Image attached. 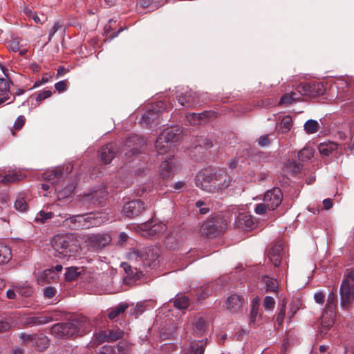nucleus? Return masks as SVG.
Returning <instances> with one entry per match:
<instances>
[{
    "instance_id": "nucleus-19",
    "label": "nucleus",
    "mask_w": 354,
    "mask_h": 354,
    "mask_svg": "<svg viewBox=\"0 0 354 354\" xmlns=\"http://www.w3.org/2000/svg\"><path fill=\"white\" fill-rule=\"evenodd\" d=\"M111 241V238L108 234H93L87 239L88 244L95 250L105 247Z\"/></svg>"
},
{
    "instance_id": "nucleus-46",
    "label": "nucleus",
    "mask_w": 354,
    "mask_h": 354,
    "mask_svg": "<svg viewBox=\"0 0 354 354\" xmlns=\"http://www.w3.org/2000/svg\"><path fill=\"white\" fill-rule=\"evenodd\" d=\"M37 335L33 334H27L25 333H21L19 335V339L21 340L22 343L26 346H32L34 342H35V339Z\"/></svg>"
},
{
    "instance_id": "nucleus-25",
    "label": "nucleus",
    "mask_w": 354,
    "mask_h": 354,
    "mask_svg": "<svg viewBox=\"0 0 354 354\" xmlns=\"http://www.w3.org/2000/svg\"><path fill=\"white\" fill-rule=\"evenodd\" d=\"M243 298L237 294H232L226 300V308L227 310L236 313L242 307Z\"/></svg>"
},
{
    "instance_id": "nucleus-40",
    "label": "nucleus",
    "mask_w": 354,
    "mask_h": 354,
    "mask_svg": "<svg viewBox=\"0 0 354 354\" xmlns=\"http://www.w3.org/2000/svg\"><path fill=\"white\" fill-rule=\"evenodd\" d=\"M52 94H53V93L51 91L45 90V91H40L38 93L32 95L30 96V99H31V98L35 99L37 104H35V107H37L40 104V103L43 100L50 97L52 95Z\"/></svg>"
},
{
    "instance_id": "nucleus-23",
    "label": "nucleus",
    "mask_w": 354,
    "mask_h": 354,
    "mask_svg": "<svg viewBox=\"0 0 354 354\" xmlns=\"http://www.w3.org/2000/svg\"><path fill=\"white\" fill-rule=\"evenodd\" d=\"M58 279V275L53 269H46L37 275V283L41 286L45 283L55 282Z\"/></svg>"
},
{
    "instance_id": "nucleus-1",
    "label": "nucleus",
    "mask_w": 354,
    "mask_h": 354,
    "mask_svg": "<svg viewBox=\"0 0 354 354\" xmlns=\"http://www.w3.org/2000/svg\"><path fill=\"white\" fill-rule=\"evenodd\" d=\"M232 178L225 173L212 176L207 171L199 172L196 177V185L200 189L209 192L215 193L228 187Z\"/></svg>"
},
{
    "instance_id": "nucleus-42",
    "label": "nucleus",
    "mask_w": 354,
    "mask_h": 354,
    "mask_svg": "<svg viewBox=\"0 0 354 354\" xmlns=\"http://www.w3.org/2000/svg\"><path fill=\"white\" fill-rule=\"evenodd\" d=\"M189 304V299L185 295H177L174 301V306L178 309H186Z\"/></svg>"
},
{
    "instance_id": "nucleus-2",
    "label": "nucleus",
    "mask_w": 354,
    "mask_h": 354,
    "mask_svg": "<svg viewBox=\"0 0 354 354\" xmlns=\"http://www.w3.org/2000/svg\"><path fill=\"white\" fill-rule=\"evenodd\" d=\"M90 326L86 317L80 316L67 322L54 324L51 328V333L58 338L73 337L84 333Z\"/></svg>"
},
{
    "instance_id": "nucleus-43",
    "label": "nucleus",
    "mask_w": 354,
    "mask_h": 354,
    "mask_svg": "<svg viewBox=\"0 0 354 354\" xmlns=\"http://www.w3.org/2000/svg\"><path fill=\"white\" fill-rule=\"evenodd\" d=\"M108 341L114 342L122 338L124 334V331L119 328H114L107 332Z\"/></svg>"
},
{
    "instance_id": "nucleus-54",
    "label": "nucleus",
    "mask_w": 354,
    "mask_h": 354,
    "mask_svg": "<svg viewBox=\"0 0 354 354\" xmlns=\"http://www.w3.org/2000/svg\"><path fill=\"white\" fill-rule=\"evenodd\" d=\"M118 353H128L130 351L131 346L126 341H121L117 346Z\"/></svg>"
},
{
    "instance_id": "nucleus-55",
    "label": "nucleus",
    "mask_w": 354,
    "mask_h": 354,
    "mask_svg": "<svg viewBox=\"0 0 354 354\" xmlns=\"http://www.w3.org/2000/svg\"><path fill=\"white\" fill-rule=\"evenodd\" d=\"M121 267L124 269V270L127 273V277H129V279H133L137 278L136 276H134V270L130 265H129L127 263H122L121 264Z\"/></svg>"
},
{
    "instance_id": "nucleus-50",
    "label": "nucleus",
    "mask_w": 354,
    "mask_h": 354,
    "mask_svg": "<svg viewBox=\"0 0 354 354\" xmlns=\"http://www.w3.org/2000/svg\"><path fill=\"white\" fill-rule=\"evenodd\" d=\"M286 168L288 172L297 174L300 171L299 164L295 161H288L286 165Z\"/></svg>"
},
{
    "instance_id": "nucleus-41",
    "label": "nucleus",
    "mask_w": 354,
    "mask_h": 354,
    "mask_svg": "<svg viewBox=\"0 0 354 354\" xmlns=\"http://www.w3.org/2000/svg\"><path fill=\"white\" fill-rule=\"evenodd\" d=\"M314 152L315 151L312 147H304L298 152V158L301 161H307L313 158Z\"/></svg>"
},
{
    "instance_id": "nucleus-38",
    "label": "nucleus",
    "mask_w": 354,
    "mask_h": 354,
    "mask_svg": "<svg viewBox=\"0 0 354 354\" xmlns=\"http://www.w3.org/2000/svg\"><path fill=\"white\" fill-rule=\"evenodd\" d=\"M128 308V305L126 304H120L117 306L110 308L108 310V317L110 319H113L118 316H119L121 313H124L126 309Z\"/></svg>"
},
{
    "instance_id": "nucleus-51",
    "label": "nucleus",
    "mask_w": 354,
    "mask_h": 354,
    "mask_svg": "<svg viewBox=\"0 0 354 354\" xmlns=\"http://www.w3.org/2000/svg\"><path fill=\"white\" fill-rule=\"evenodd\" d=\"M53 214L52 212H46L44 211H40L37 214V215L35 218V221L37 222L44 223L47 220L53 217Z\"/></svg>"
},
{
    "instance_id": "nucleus-45",
    "label": "nucleus",
    "mask_w": 354,
    "mask_h": 354,
    "mask_svg": "<svg viewBox=\"0 0 354 354\" xmlns=\"http://www.w3.org/2000/svg\"><path fill=\"white\" fill-rule=\"evenodd\" d=\"M319 127V123L315 120H308L304 124V130L309 134L316 133Z\"/></svg>"
},
{
    "instance_id": "nucleus-10",
    "label": "nucleus",
    "mask_w": 354,
    "mask_h": 354,
    "mask_svg": "<svg viewBox=\"0 0 354 354\" xmlns=\"http://www.w3.org/2000/svg\"><path fill=\"white\" fill-rule=\"evenodd\" d=\"M324 84L321 82L302 83L297 86V91L300 97L309 96L312 97L322 95L325 93Z\"/></svg>"
},
{
    "instance_id": "nucleus-9",
    "label": "nucleus",
    "mask_w": 354,
    "mask_h": 354,
    "mask_svg": "<svg viewBox=\"0 0 354 354\" xmlns=\"http://www.w3.org/2000/svg\"><path fill=\"white\" fill-rule=\"evenodd\" d=\"M72 171V167L58 166L48 169L43 174V178L52 185H55L62 181Z\"/></svg>"
},
{
    "instance_id": "nucleus-35",
    "label": "nucleus",
    "mask_w": 354,
    "mask_h": 354,
    "mask_svg": "<svg viewBox=\"0 0 354 354\" xmlns=\"http://www.w3.org/2000/svg\"><path fill=\"white\" fill-rule=\"evenodd\" d=\"M206 340L192 342L189 346L191 353L190 354H203L205 348L206 347Z\"/></svg>"
},
{
    "instance_id": "nucleus-58",
    "label": "nucleus",
    "mask_w": 354,
    "mask_h": 354,
    "mask_svg": "<svg viewBox=\"0 0 354 354\" xmlns=\"http://www.w3.org/2000/svg\"><path fill=\"white\" fill-rule=\"evenodd\" d=\"M258 315V308L254 305L252 304L250 313V324H254L256 321V318Z\"/></svg>"
},
{
    "instance_id": "nucleus-56",
    "label": "nucleus",
    "mask_w": 354,
    "mask_h": 354,
    "mask_svg": "<svg viewBox=\"0 0 354 354\" xmlns=\"http://www.w3.org/2000/svg\"><path fill=\"white\" fill-rule=\"evenodd\" d=\"M267 209H268V205H266V203L263 202L256 205L254 212L257 214L262 215L266 212Z\"/></svg>"
},
{
    "instance_id": "nucleus-6",
    "label": "nucleus",
    "mask_w": 354,
    "mask_h": 354,
    "mask_svg": "<svg viewBox=\"0 0 354 354\" xmlns=\"http://www.w3.org/2000/svg\"><path fill=\"white\" fill-rule=\"evenodd\" d=\"M340 306L348 310L354 301V270H348L340 286Z\"/></svg>"
},
{
    "instance_id": "nucleus-63",
    "label": "nucleus",
    "mask_w": 354,
    "mask_h": 354,
    "mask_svg": "<svg viewBox=\"0 0 354 354\" xmlns=\"http://www.w3.org/2000/svg\"><path fill=\"white\" fill-rule=\"evenodd\" d=\"M19 44L16 40L11 41L8 44V48L13 52L19 51Z\"/></svg>"
},
{
    "instance_id": "nucleus-52",
    "label": "nucleus",
    "mask_w": 354,
    "mask_h": 354,
    "mask_svg": "<svg viewBox=\"0 0 354 354\" xmlns=\"http://www.w3.org/2000/svg\"><path fill=\"white\" fill-rule=\"evenodd\" d=\"M275 306V301L273 297L266 296L263 299V306L266 310H272Z\"/></svg>"
},
{
    "instance_id": "nucleus-60",
    "label": "nucleus",
    "mask_w": 354,
    "mask_h": 354,
    "mask_svg": "<svg viewBox=\"0 0 354 354\" xmlns=\"http://www.w3.org/2000/svg\"><path fill=\"white\" fill-rule=\"evenodd\" d=\"M55 88L58 92H63L66 91L67 88L66 81L62 80L57 82L55 84Z\"/></svg>"
},
{
    "instance_id": "nucleus-49",
    "label": "nucleus",
    "mask_w": 354,
    "mask_h": 354,
    "mask_svg": "<svg viewBox=\"0 0 354 354\" xmlns=\"http://www.w3.org/2000/svg\"><path fill=\"white\" fill-rule=\"evenodd\" d=\"M77 268L75 267H71L66 269L65 272V279L66 281H71L77 279L79 276Z\"/></svg>"
},
{
    "instance_id": "nucleus-28",
    "label": "nucleus",
    "mask_w": 354,
    "mask_h": 354,
    "mask_svg": "<svg viewBox=\"0 0 354 354\" xmlns=\"http://www.w3.org/2000/svg\"><path fill=\"white\" fill-rule=\"evenodd\" d=\"M214 113L212 111H204L201 113H189L186 115V120L189 124L193 125L199 124L202 120L214 116Z\"/></svg>"
},
{
    "instance_id": "nucleus-4",
    "label": "nucleus",
    "mask_w": 354,
    "mask_h": 354,
    "mask_svg": "<svg viewBox=\"0 0 354 354\" xmlns=\"http://www.w3.org/2000/svg\"><path fill=\"white\" fill-rule=\"evenodd\" d=\"M105 216L100 213H87L85 214L73 215L64 220L66 225L72 229H88L100 225L105 221Z\"/></svg>"
},
{
    "instance_id": "nucleus-17",
    "label": "nucleus",
    "mask_w": 354,
    "mask_h": 354,
    "mask_svg": "<svg viewBox=\"0 0 354 354\" xmlns=\"http://www.w3.org/2000/svg\"><path fill=\"white\" fill-rule=\"evenodd\" d=\"M283 251V243L281 241H277L272 244L268 251V258L275 267H279L281 263Z\"/></svg>"
},
{
    "instance_id": "nucleus-13",
    "label": "nucleus",
    "mask_w": 354,
    "mask_h": 354,
    "mask_svg": "<svg viewBox=\"0 0 354 354\" xmlns=\"http://www.w3.org/2000/svg\"><path fill=\"white\" fill-rule=\"evenodd\" d=\"M146 208L145 203L142 201L133 200L124 205L123 212L127 217L133 218L140 215Z\"/></svg>"
},
{
    "instance_id": "nucleus-20",
    "label": "nucleus",
    "mask_w": 354,
    "mask_h": 354,
    "mask_svg": "<svg viewBox=\"0 0 354 354\" xmlns=\"http://www.w3.org/2000/svg\"><path fill=\"white\" fill-rule=\"evenodd\" d=\"M185 239V232L180 229H176L167 236L165 243L170 249H175L178 245L184 242Z\"/></svg>"
},
{
    "instance_id": "nucleus-7",
    "label": "nucleus",
    "mask_w": 354,
    "mask_h": 354,
    "mask_svg": "<svg viewBox=\"0 0 354 354\" xmlns=\"http://www.w3.org/2000/svg\"><path fill=\"white\" fill-rule=\"evenodd\" d=\"M337 304V295L334 292H331L328 295L325 308L320 317L322 332L328 330L333 325L336 317Z\"/></svg>"
},
{
    "instance_id": "nucleus-34",
    "label": "nucleus",
    "mask_w": 354,
    "mask_h": 354,
    "mask_svg": "<svg viewBox=\"0 0 354 354\" xmlns=\"http://www.w3.org/2000/svg\"><path fill=\"white\" fill-rule=\"evenodd\" d=\"M171 144L165 142V138L159 135L155 142V149L158 154L163 155L167 153L171 148Z\"/></svg>"
},
{
    "instance_id": "nucleus-44",
    "label": "nucleus",
    "mask_w": 354,
    "mask_h": 354,
    "mask_svg": "<svg viewBox=\"0 0 354 354\" xmlns=\"http://www.w3.org/2000/svg\"><path fill=\"white\" fill-rule=\"evenodd\" d=\"M263 281L266 285V292H277L278 290L277 281L268 276L263 277Z\"/></svg>"
},
{
    "instance_id": "nucleus-15",
    "label": "nucleus",
    "mask_w": 354,
    "mask_h": 354,
    "mask_svg": "<svg viewBox=\"0 0 354 354\" xmlns=\"http://www.w3.org/2000/svg\"><path fill=\"white\" fill-rule=\"evenodd\" d=\"M118 153L115 143H109L101 147L98 152L100 160L104 164H109Z\"/></svg>"
},
{
    "instance_id": "nucleus-62",
    "label": "nucleus",
    "mask_w": 354,
    "mask_h": 354,
    "mask_svg": "<svg viewBox=\"0 0 354 354\" xmlns=\"http://www.w3.org/2000/svg\"><path fill=\"white\" fill-rule=\"evenodd\" d=\"M270 144V140L268 135L262 136L258 139V145L261 147H265Z\"/></svg>"
},
{
    "instance_id": "nucleus-5",
    "label": "nucleus",
    "mask_w": 354,
    "mask_h": 354,
    "mask_svg": "<svg viewBox=\"0 0 354 354\" xmlns=\"http://www.w3.org/2000/svg\"><path fill=\"white\" fill-rule=\"evenodd\" d=\"M160 256V249L157 247H147L140 250L133 249L129 252V259L142 263L144 266L155 267Z\"/></svg>"
},
{
    "instance_id": "nucleus-29",
    "label": "nucleus",
    "mask_w": 354,
    "mask_h": 354,
    "mask_svg": "<svg viewBox=\"0 0 354 354\" xmlns=\"http://www.w3.org/2000/svg\"><path fill=\"white\" fill-rule=\"evenodd\" d=\"M49 345V339L47 336L40 334L37 335L35 339V342L33 343L32 346L38 352L44 351Z\"/></svg>"
},
{
    "instance_id": "nucleus-12",
    "label": "nucleus",
    "mask_w": 354,
    "mask_h": 354,
    "mask_svg": "<svg viewBox=\"0 0 354 354\" xmlns=\"http://www.w3.org/2000/svg\"><path fill=\"white\" fill-rule=\"evenodd\" d=\"M221 223L220 218H212L203 224L201 232L207 237H215L223 230V227L221 226Z\"/></svg>"
},
{
    "instance_id": "nucleus-64",
    "label": "nucleus",
    "mask_w": 354,
    "mask_h": 354,
    "mask_svg": "<svg viewBox=\"0 0 354 354\" xmlns=\"http://www.w3.org/2000/svg\"><path fill=\"white\" fill-rule=\"evenodd\" d=\"M314 299L317 304H322L325 301V295L321 292H316Z\"/></svg>"
},
{
    "instance_id": "nucleus-18",
    "label": "nucleus",
    "mask_w": 354,
    "mask_h": 354,
    "mask_svg": "<svg viewBox=\"0 0 354 354\" xmlns=\"http://www.w3.org/2000/svg\"><path fill=\"white\" fill-rule=\"evenodd\" d=\"M178 103L187 108L192 107L199 103V99L197 94L192 90H186L181 93L177 97Z\"/></svg>"
},
{
    "instance_id": "nucleus-32",
    "label": "nucleus",
    "mask_w": 354,
    "mask_h": 354,
    "mask_svg": "<svg viewBox=\"0 0 354 354\" xmlns=\"http://www.w3.org/2000/svg\"><path fill=\"white\" fill-rule=\"evenodd\" d=\"M207 322L205 318L198 317L193 325V331L198 336H202L205 333L207 328Z\"/></svg>"
},
{
    "instance_id": "nucleus-47",
    "label": "nucleus",
    "mask_w": 354,
    "mask_h": 354,
    "mask_svg": "<svg viewBox=\"0 0 354 354\" xmlns=\"http://www.w3.org/2000/svg\"><path fill=\"white\" fill-rule=\"evenodd\" d=\"M286 304H287V301L285 299L281 301L280 309H279V311L277 314V319H276L277 323L279 326H281L283 324L284 317L286 316Z\"/></svg>"
},
{
    "instance_id": "nucleus-26",
    "label": "nucleus",
    "mask_w": 354,
    "mask_h": 354,
    "mask_svg": "<svg viewBox=\"0 0 354 354\" xmlns=\"http://www.w3.org/2000/svg\"><path fill=\"white\" fill-rule=\"evenodd\" d=\"M106 192L104 189H100L91 194L85 195L82 198V201L84 203L90 201L93 205L101 204L106 201Z\"/></svg>"
},
{
    "instance_id": "nucleus-8",
    "label": "nucleus",
    "mask_w": 354,
    "mask_h": 354,
    "mask_svg": "<svg viewBox=\"0 0 354 354\" xmlns=\"http://www.w3.org/2000/svg\"><path fill=\"white\" fill-rule=\"evenodd\" d=\"M166 109L164 102H156L143 114L140 123L147 128L156 127L160 122V113Z\"/></svg>"
},
{
    "instance_id": "nucleus-31",
    "label": "nucleus",
    "mask_w": 354,
    "mask_h": 354,
    "mask_svg": "<svg viewBox=\"0 0 354 354\" xmlns=\"http://www.w3.org/2000/svg\"><path fill=\"white\" fill-rule=\"evenodd\" d=\"M300 95H299L297 91H291L289 93L283 94L280 99L279 102V105L288 106L292 102L300 100Z\"/></svg>"
},
{
    "instance_id": "nucleus-30",
    "label": "nucleus",
    "mask_w": 354,
    "mask_h": 354,
    "mask_svg": "<svg viewBox=\"0 0 354 354\" xmlns=\"http://www.w3.org/2000/svg\"><path fill=\"white\" fill-rule=\"evenodd\" d=\"M292 125V118L287 115L283 116L279 122L277 123L276 129L279 133H286L290 130Z\"/></svg>"
},
{
    "instance_id": "nucleus-33",
    "label": "nucleus",
    "mask_w": 354,
    "mask_h": 354,
    "mask_svg": "<svg viewBox=\"0 0 354 354\" xmlns=\"http://www.w3.org/2000/svg\"><path fill=\"white\" fill-rule=\"evenodd\" d=\"M22 178V174L17 171H12L11 173L6 174H0V183L5 185L12 183L16 181H19Z\"/></svg>"
},
{
    "instance_id": "nucleus-27",
    "label": "nucleus",
    "mask_w": 354,
    "mask_h": 354,
    "mask_svg": "<svg viewBox=\"0 0 354 354\" xmlns=\"http://www.w3.org/2000/svg\"><path fill=\"white\" fill-rule=\"evenodd\" d=\"M10 84L11 81L0 77V105L10 98Z\"/></svg>"
},
{
    "instance_id": "nucleus-11",
    "label": "nucleus",
    "mask_w": 354,
    "mask_h": 354,
    "mask_svg": "<svg viewBox=\"0 0 354 354\" xmlns=\"http://www.w3.org/2000/svg\"><path fill=\"white\" fill-rule=\"evenodd\" d=\"M145 144L143 138L138 135H133L125 140L123 151L125 156L134 155L138 153Z\"/></svg>"
},
{
    "instance_id": "nucleus-21",
    "label": "nucleus",
    "mask_w": 354,
    "mask_h": 354,
    "mask_svg": "<svg viewBox=\"0 0 354 354\" xmlns=\"http://www.w3.org/2000/svg\"><path fill=\"white\" fill-rule=\"evenodd\" d=\"M165 138V142H176L180 140L182 136V130L179 127H168L165 129L160 133Z\"/></svg>"
},
{
    "instance_id": "nucleus-22",
    "label": "nucleus",
    "mask_w": 354,
    "mask_h": 354,
    "mask_svg": "<svg viewBox=\"0 0 354 354\" xmlns=\"http://www.w3.org/2000/svg\"><path fill=\"white\" fill-rule=\"evenodd\" d=\"M235 224L243 230H251L255 225L252 216L248 212L239 214L236 218Z\"/></svg>"
},
{
    "instance_id": "nucleus-36",
    "label": "nucleus",
    "mask_w": 354,
    "mask_h": 354,
    "mask_svg": "<svg viewBox=\"0 0 354 354\" xmlns=\"http://www.w3.org/2000/svg\"><path fill=\"white\" fill-rule=\"evenodd\" d=\"M337 148V145L333 142L321 143L318 147L319 153L325 156H328Z\"/></svg>"
},
{
    "instance_id": "nucleus-48",
    "label": "nucleus",
    "mask_w": 354,
    "mask_h": 354,
    "mask_svg": "<svg viewBox=\"0 0 354 354\" xmlns=\"http://www.w3.org/2000/svg\"><path fill=\"white\" fill-rule=\"evenodd\" d=\"M15 207L21 212H25L27 211L28 206L24 197L19 196L15 201Z\"/></svg>"
},
{
    "instance_id": "nucleus-3",
    "label": "nucleus",
    "mask_w": 354,
    "mask_h": 354,
    "mask_svg": "<svg viewBox=\"0 0 354 354\" xmlns=\"http://www.w3.org/2000/svg\"><path fill=\"white\" fill-rule=\"evenodd\" d=\"M55 256L67 257L75 256L79 250L80 244L74 234L55 235L50 240Z\"/></svg>"
},
{
    "instance_id": "nucleus-16",
    "label": "nucleus",
    "mask_w": 354,
    "mask_h": 354,
    "mask_svg": "<svg viewBox=\"0 0 354 354\" xmlns=\"http://www.w3.org/2000/svg\"><path fill=\"white\" fill-rule=\"evenodd\" d=\"M177 171V162L173 158L161 162L159 167V175L162 178H169L173 176Z\"/></svg>"
},
{
    "instance_id": "nucleus-59",
    "label": "nucleus",
    "mask_w": 354,
    "mask_h": 354,
    "mask_svg": "<svg viewBox=\"0 0 354 354\" xmlns=\"http://www.w3.org/2000/svg\"><path fill=\"white\" fill-rule=\"evenodd\" d=\"M56 293V290L55 288L49 286L44 289V294L45 297L50 299L53 298Z\"/></svg>"
},
{
    "instance_id": "nucleus-14",
    "label": "nucleus",
    "mask_w": 354,
    "mask_h": 354,
    "mask_svg": "<svg viewBox=\"0 0 354 354\" xmlns=\"http://www.w3.org/2000/svg\"><path fill=\"white\" fill-rule=\"evenodd\" d=\"M283 194L281 189L274 187L266 192L263 197V202L268 205L269 210H274L281 203Z\"/></svg>"
},
{
    "instance_id": "nucleus-37",
    "label": "nucleus",
    "mask_w": 354,
    "mask_h": 354,
    "mask_svg": "<svg viewBox=\"0 0 354 354\" xmlns=\"http://www.w3.org/2000/svg\"><path fill=\"white\" fill-rule=\"evenodd\" d=\"M12 258L10 249L6 245L0 243V264L8 263Z\"/></svg>"
},
{
    "instance_id": "nucleus-57",
    "label": "nucleus",
    "mask_w": 354,
    "mask_h": 354,
    "mask_svg": "<svg viewBox=\"0 0 354 354\" xmlns=\"http://www.w3.org/2000/svg\"><path fill=\"white\" fill-rule=\"evenodd\" d=\"M25 122V117L24 115H19L15 121L13 128L17 131L20 130L24 127Z\"/></svg>"
},
{
    "instance_id": "nucleus-39",
    "label": "nucleus",
    "mask_w": 354,
    "mask_h": 354,
    "mask_svg": "<svg viewBox=\"0 0 354 354\" xmlns=\"http://www.w3.org/2000/svg\"><path fill=\"white\" fill-rule=\"evenodd\" d=\"M210 284H205L196 290V296L198 301L203 300L212 294Z\"/></svg>"
},
{
    "instance_id": "nucleus-53",
    "label": "nucleus",
    "mask_w": 354,
    "mask_h": 354,
    "mask_svg": "<svg viewBox=\"0 0 354 354\" xmlns=\"http://www.w3.org/2000/svg\"><path fill=\"white\" fill-rule=\"evenodd\" d=\"M166 227L163 224H158V225H153L150 228H149V234L151 235H155L157 234H159L160 232H162L165 230Z\"/></svg>"
},
{
    "instance_id": "nucleus-24",
    "label": "nucleus",
    "mask_w": 354,
    "mask_h": 354,
    "mask_svg": "<svg viewBox=\"0 0 354 354\" xmlns=\"http://www.w3.org/2000/svg\"><path fill=\"white\" fill-rule=\"evenodd\" d=\"M53 320L49 315L42 314L36 316H30L26 318L24 325L26 326H39L47 324Z\"/></svg>"
},
{
    "instance_id": "nucleus-61",
    "label": "nucleus",
    "mask_w": 354,
    "mask_h": 354,
    "mask_svg": "<svg viewBox=\"0 0 354 354\" xmlns=\"http://www.w3.org/2000/svg\"><path fill=\"white\" fill-rule=\"evenodd\" d=\"M172 187L176 192H180L186 187V183L185 181H178L174 184Z\"/></svg>"
}]
</instances>
